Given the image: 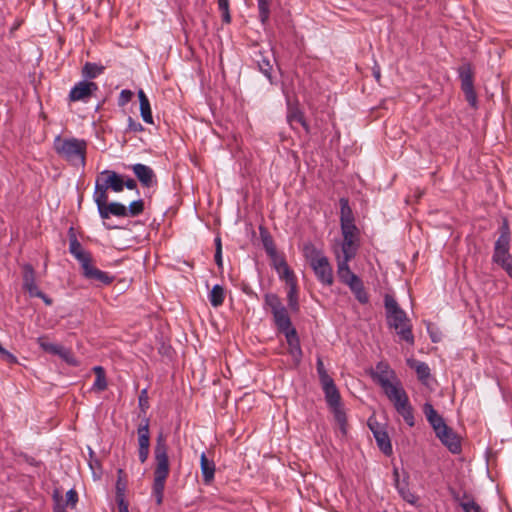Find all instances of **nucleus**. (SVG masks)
Wrapping results in <instances>:
<instances>
[{
  "label": "nucleus",
  "instance_id": "nucleus-8",
  "mask_svg": "<svg viewBox=\"0 0 512 512\" xmlns=\"http://www.w3.org/2000/svg\"><path fill=\"white\" fill-rule=\"evenodd\" d=\"M322 390L324 392V397L326 404L334 416L335 421L339 425L340 431L343 435L347 433V416L346 411L344 409L343 403L341 401L340 392L335 385L333 379L321 383Z\"/></svg>",
  "mask_w": 512,
  "mask_h": 512
},
{
  "label": "nucleus",
  "instance_id": "nucleus-51",
  "mask_svg": "<svg viewBox=\"0 0 512 512\" xmlns=\"http://www.w3.org/2000/svg\"><path fill=\"white\" fill-rule=\"evenodd\" d=\"M139 406L143 411L148 408V395L146 389H143L139 395Z\"/></svg>",
  "mask_w": 512,
  "mask_h": 512
},
{
  "label": "nucleus",
  "instance_id": "nucleus-6",
  "mask_svg": "<svg viewBox=\"0 0 512 512\" xmlns=\"http://www.w3.org/2000/svg\"><path fill=\"white\" fill-rule=\"evenodd\" d=\"M387 398L393 403L398 414H400L405 423L413 427L415 425L413 408L409 402L408 395L399 380L382 388Z\"/></svg>",
  "mask_w": 512,
  "mask_h": 512
},
{
  "label": "nucleus",
  "instance_id": "nucleus-58",
  "mask_svg": "<svg viewBox=\"0 0 512 512\" xmlns=\"http://www.w3.org/2000/svg\"><path fill=\"white\" fill-rule=\"evenodd\" d=\"M35 297L41 298L47 306H51L53 304V300L42 291H40L39 295H36Z\"/></svg>",
  "mask_w": 512,
  "mask_h": 512
},
{
  "label": "nucleus",
  "instance_id": "nucleus-5",
  "mask_svg": "<svg viewBox=\"0 0 512 512\" xmlns=\"http://www.w3.org/2000/svg\"><path fill=\"white\" fill-rule=\"evenodd\" d=\"M387 398L393 403L398 414H400L405 423L413 427L415 425L413 408L409 402L408 395L399 380L382 388Z\"/></svg>",
  "mask_w": 512,
  "mask_h": 512
},
{
  "label": "nucleus",
  "instance_id": "nucleus-39",
  "mask_svg": "<svg viewBox=\"0 0 512 512\" xmlns=\"http://www.w3.org/2000/svg\"><path fill=\"white\" fill-rule=\"evenodd\" d=\"M103 68L94 64L87 62L83 67V75L87 78H96L99 74L102 73Z\"/></svg>",
  "mask_w": 512,
  "mask_h": 512
},
{
  "label": "nucleus",
  "instance_id": "nucleus-7",
  "mask_svg": "<svg viewBox=\"0 0 512 512\" xmlns=\"http://www.w3.org/2000/svg\"><path fill=\"white\" fill-rule=\"evenodd\" d=\"M304 255L309 261L317 279L326 286L333 284V269L328 258L313 244L304 246Z\"/></svg>",
  "mask_w": 512,
  "mask_h": 512
},
{
  "label": "nucleus",
  "instance_id": "nucleus-36",
  "mask_svg": "<svg viewBox=\"0 0 512 512\" xmlns=\"http://www.w3.org/2000/svg\"><path fill=\"white\" fill-rule=\"evenodd\" d=\"M287 119L291 126H293L294 123H299L306 130V132L309 131V126L304 118L303 113L300 110H292L288 114Z\"/></svg>",
  "mask_w": 512,
  "mask_h": 512
},
{
  "label": "nucleus",
  "instance_id": "nucleus-44",
  "mask_svg": "<svg viewBox=\"0 0 512 512\" xmlns=\"http://www.w3.org/2000/svg\"><path fill=\"white\" fill-rule=\"evenodd\" d=\"M39 346L47 353L53 354L57 352L59 344L49 342L46 337H39L37 339Z\"/></svg>",
  "mask_w": 512,
  "mask_h": 512
},
{
  "label": "nucleus",
  "instance_id": "nucleus-13",
  "mask_svg": "<svg viewBox=\"0 0 512 512\" xmlns=\"http://www.w3.org/2000/svg\"><path fill=\"white\" fill-rule=\"evenodd\" d=\"M459 78L461 80V89L465 98L472 107L477 105V95L474 90L473 70L469 63H464L458 68Z\"/></svg>",
  "mask_w": 512,
  "mask_h": 512
},
{
  "label": "nucleus",
  "instance_id": "nucleus-57",
  "mask_svg": "<svg viewBox=\"0 0 512 512\" xmlns=\"http://www.w3.org/2000/svg\"><path fill=\"white\" fill-rule=\"evenodd\" d=\"M124 187L130 190H134L137 188V183L134 179L128 178L127 180H124Z\"/></svg>",
  "mask_w": 512,
  "mask_h": 512
},
{
  "label": "nucleus",
  "instance_id": "nucleus-14",
  "mask_svg": "<svg viewBox=\"0 0 512 512\" xmlns=\"http://www.w3.org/2000/svg\"><path fill=\"white\" fill-rule=\"evenodd\" d=\"M368 426L373 433L378 448L386 455L390 456L393 452L391 441L385 427L375 418L368 419Z\"/></svg>",
  "mask_w": 512,
  "mask_h": 512
},
{
  "label": "nucleus",
  "instance_id": "nucleus-32",
  "mask_svg": "<svg viewBox=\"0 0 512 512\" xmlns=\"http://www.w3.org/2000/svg\"><path fill=\"white\" fill-rule=\"evenodd\" d=\"M289 286V290L287 293L288 305L293 311H297L299 309L298 304V294H297V281H293L290 283H286Z\"/></svg>",
  "mask_w": 512,
  "mask_h": 512
},
{
  "label": "nucleus",
  "instance_id": "nucleus-50",
  "mask_svg": "<svg viewBox=\"0 0 512 512\" xmlns=\"http://www.w3.org/2000/svg\"><path fill=\"white\" fill-rule=\"evenodd\" d=\"M0 355H1L2 359L5 360L9 364L17 363V358L12 353L5 350L2 346L0 347Z\"/></svg>",
  "mask_w": 512,
  "mask_h": 512
},
{
  "label": "nucleus",
  "instance_id": "nucleus-23",
  "mask_svg": "<svg viewBox=\"0 0 512 512\" xmlns=\"http://www.w3.org/2000/svg\"><path fill=\"white\" fill-rule=\"evenodd\" d=\"M23 288L28 292L30 297L39 295L41 291L36 284L35 271L30 264L23 266Z\"/></svg>",
  "mask_w": 512,
  "mask_h": 512
},
{
  "label": "nucleus",
  "instance_id": "nucleus-54",
  "mask_svg": "<svg viewBox=\"0 0 512 512\" xmlns=\"http://www.w3.org/2000/svg\"><path fill=\"white\" fill-rule=\"evenodd\" d=\"M62 359L66 363H68L70 365H73V366H76L78 364L77 360L75 359V357L73 356L71 350H69V349L66 351V353H64L62 355Z\"/></svg>",
  "mask_w": 512,
  "mask_h": 512
},
{
  "label": "nucleus",
  "instance_id": "nucleus-15",
  "mask_svg": "<svg viewBox=\"0 0 512 512\" xmlns=\"http://www.w3.org/2000/svg\"><path fill=\"white\" fill-rule=\"evenodd\" d=\"M98 90V86L94 82L80 81L76 83L70 90L68 100L70 102H88L95 92Z\"/></svg>",
  "mask_w": 512,
  "mask_h": 512
},
{
  "label": "nucleus",
  "instance_id": "nucleus-48",
  "mask_svg": "<svg viewBox=\"0 0 512 512\" xmlns=\"http://www.w3.org/2000/svg\"><path fill=\"white\" fill-rule=\"evenodd\" d=\"M119 477L116 483V498L117 497H125L126 491V482L122 480L121 474L123 473L122 469L118 470Z\"/></svg>",
  "mask_w": 512,
  "mask_h": 512
},
{
  "label": "nucleus",
  "instance_id": "nucleus-31",
  "mask_svg": "<svg viewBox=\"0 0 512 512\" xmlns=\"http://www.w3.org/2000/svg\"><path fill=\"white\" fill-rule=\"evenodd\" d=\"M497 248H510V230L507 221H504L500 235L495 242V246Z\"/></svg>",
  "mask_w": 512,
  "mask_h": 512
},
{
  "label": "nucleus",
  "instance_id": "nucleus-4",
  "mask_svg": "<svg viewBox=\"0 0 512 512\" xmlns=\"http://www.w3.org/2000/svg\"><path fill=\"white\" fill-rule=\"evenodd\" d=\"M387 398L393 403L398 414H400L405 423L413 427L415 425L413 408L409 402L408 395L399 380L382 388Z\"/></svg>",
  "mask_w": 512,
  "mask_h": 512
},
{
  "label": "nucleus",
  "instance_id": "nucleus-26",
  "mask_svg": "<svg viewBox=\"0 0 512 512\" xmlns=\"http://www.w3.org/2000/svg\"><path fill=\"white\" fill-rule=\"evenodd\" d=\"M69 251L79 261L81 267L91 260L90 254L83 249L75 236L69 240Z\"/></svg>",
  "mask_w": 512,
  "mask_h": 512
},
{
  "label": "nucleus",
  "instance_id": "nucleus-19",
  "mask_svg": "<svg viewBox=\"0 0 512 512\" xmlns=\"http://www.w3.org/2000/svg\"><path fill=\"white\" fill-rule=\"evenodd\" d=\"M435 435L451 453L458 454L461 452L460 438L448 425Z\"/></svg>",
  "mask_w": 512,
  "mask_h": 512
},
{
  "label": "nucleus",
  "instance_id": "nucleus-27",
  "mask_svg": "<svg viewBox=\"0 0 512 512\" xmlns=\"http://www.w3.org/2000/svg\"><path fill=\"white\" fill-rule=\"evenodd\" d=\"M201 474L205 484H210L215 475V464L213 461L208 460L205 453L200 457Z\"/></svg>",
  "mask_w": 512,
  "mask_h": 512
},
{
  "label": "nucleus",
  "instance_id": "nucleus-20",
  "mask_svg": "<svg viewBox=\"0 0 512 512\" xmlns=\"http://www.w3.org/2000/svg\"><path fill=\"white\" fill-rule=\"evenodd\" d=\"M83 275L85 278L98 282L104 285H109L112 283L114 277L109 275L107 272H104L98 268H96L92 263L91 260L87 263H85L82 267Z\"/></svg>",
  "mask_w": 512,
  "mask_h": 512
},
{
  "label": "nucleus",
  "instance_id": "nucleus-52",
  "mask_svg": "<svg viewBox=\"0 0 512 512\" xmlns=\"http://www.w3.org/2000/svg\"><path fill=\"white\" fill-rule=\"evenodd\" d=\"M128 130L132 132L143 131L141 123L134 121L131 117L128 118Z\"/></svg>",
  "mask_w": 512,
  "mask_h": 512
},
{
  "label": "nucleus",
  "instance_id": "nucleus-63",
  "mask_svg": "<svg viewBox=\"0 0 512 512\" xmlns=\"http://www.w3.org/2000/svg\"><path fill=\"white\" fill-rule=\"evenodd\" d=\"M431 339H432L433 342H438L439 341V338L437 337V335L431 334Z\"/></svg>",
  "mask_w": 512,
  "mask_h": 512
},
{
  "label": "nucleus",
  "instance_id": "nucleus-10",
  "mask_svg": "<svg viewBox=\"0 0 512 512\" xmlns=\"http://www.w3.org/2000/svg\"><path fill=\"white\" fill-rule=\"evenodd\" d=\"M264 301L265 305L271 310L275 325L281 333L285 334L289 332V330L295 329L292 326L286 307L282 304L280 298L276 294H266L264 296Z\"/></svg>",
  "mask_w": 512,
  "mask_h": 512
},
{
  "label": "nucleus",
  "instance_id": "nucleus-30",
  "mask_svg": "<svg viewBox=\"0 0 512 512\" xmlns=\"http://www.w3.org/2000/svg\"><path fill=\"white\" fill-rule=\"evenodd\" d=\"M224 298V288L219 284L214 285L208 296L210 304L213 307H219L223 304Z\"/></svg>",
  "mask_w": 512,
  "mask_h": 512
},
{
  "label": "nucleus",
  "instance_id": "nucleus-16",
  "mask_svg": "<svg viewBox=\"0 0 512 512\" xmlns=\"http://www.w3.org/2000/svg\"><path fill=\"white\" fill-rule=\"evenodd\" d=\"M97 209L99 212V215L102 219H108L110 215L117 216V217H127L128 212L125 205L119 203V202H111L108 203V197H105L104 200H100L99 198H93Z\"/></svg>",
  "mask_w": 512,
  "mask_h": 512
},
{
  "label": "nucleus",
  "instance_id": "nucleus-22",
  "mask_svg": "<svg viewBox=\"0 0 512 512\" xmlns=\"http://www.w3.org/2000/svg\"><path fill=\"white\" fill-rule=\"evenodd\" d=\"M373 378L381 386V388H384L385 386L393 383L394 380H398L394 371L391 370L388 364L385 362H379L376 365Z\"/></svg>",
  "mask_w": 512,
  "mask_h": 512
},
{
  "label": "nucleus",
  "instance_id": "nucleus-35",
  "mask_svg": "<svg viewBox=\"0 0 512 512\" xmlns=\"http://www.w3.org/2000/svg\"><path fill=\"white\" fill-rule=\"evenodd\" d=\"M340 208H341L340 222L341 223L353 222L354 221L353 213L349 206V201L346 198L340 199Z\"/></svg>",
  "mask_w": 512,
  "mask_h": 512
},
{
  "label": "nucleus",
  "instance_id": "nucleus-55",
  "mask_svg": "<svg viewBox=\"0 0 512 512\" xmlns=\"http://www.w3.org/2000/svg\"><path fill=\"white\" fill-rule=\"evenodd\" d=\"M119 512H129L128 503L125 501V497H117L116 498Z\"/></svg>",
  "mask_w": 512,
  "mask_h": 512
},
{
  "label": "nucleus",
  "instance_id": "nucleus-33",
  "mask_svg": "<svg viewBox=\"0 0 512 512\" xmlns=\"http://www.w3.org/2000/svg\"><path fill=\"white\" fill-rule=\"evenodd\" d=\"M261 239L263 243V247L267 253V255L270 257V259H274L279 256L276 246L274 244V241L272 237L269 234H263L261 233Z\"/></svg>",
  "mask_w": 512,
  "mask_h": 512
},
{
  "label": "nucleus",
  "instance_id": "nucleus-21",
  "mask_svg": "<svg viewBox=\"0 0 512 512\" xmlns=\"http://www.w3.org/2000/svg\"><path fill=\"white\" fill-rule=\"evenodd\" d=\"M284 336L288 344V352L292 357L294 364L297 366L300 364L303 355L297 331L296 329L289 330V332L285 333Z\"/></svg>",
  "mask_w": 512,
  "mask_h": 512
},
{
  "label": "nucleus",
  "instance_id": "nucleus-42",
  "mask_svg": "<svg viewBox=\"0 0 512 512\" xmlns=\"http://www.w3.org/2000/svg\"><path fill=\"white\" fill-rule=\"evenodd\" d=\"M144 210L143 200L139 199L130 203L127 208L128 216L135 217L140 215Z\"/></svg>",
  "mask_w": 512,
  "mask_h": 512
},
{
  "label": "nucleus",
  "instance_id": "nucleus-2",
  "mask_svg": "<svg viewBox=\"0 0 512 512\" xmlns=\"http://www.w3.org/2000/svg\"><path fill=\"white\" fill-rule=\"evenodd\" d=\"M53 147L60 158L74 167L84 168L86 164L87 142L75 137L54 139Z\"/></svg>",
  "mask_w": 512,
  "mask_h": 512
},
{
  "label": "nucleus",
  "instance_id": "nucleus-28",
  "mask_svg": "<svg viewBox=\"0 0 512 512\" xmlns=\"http://www.w3.org/2000/svg\"><path fill=\"white\" fill-rule=\"evenodd\" d=\"M138 98H139V102H140V114H141L143 121L148 124H152L153 117H152L150 102L143 90L138 91Z\"/></svg>",
  "mask_w": 512,
  "mask_h": 512
},
{
  "label": "nucleus",
  "instance_id": "nucleus-62",
  "mask_svg": "<svg viewBox=\"0 0 512 512\" xmlns=\"http://www.w3.org/2000/svg\"><path fill=\"white\" fill-rule=\"evenodd\" d=\"M373 74H374V76H375V78H376L377 80H379V79H380V71H379V70H375V71L373 72Z\"/></svg>",
  "mask_w": 512,
  "mask_h": 512
},
{
  "label": "nucleus",
  "instance_id": "nucleus-47",
  "mask_svg": "<svg viewBox=\"0 0 512 512\" xmlns=\"http://www.w3.org/2000/svg\"><path fill=\"white\" fill-rule=\"evenodd\" d=\"M460 506L464 512H482L481 507L474 500L463 501Z\"/></svg>",
  "mask_w": 512,
  "mask_h": 512
},
{
  "label": "nucleus",
  "instance_id": "nucleus-34",
  "mask_svg": "<svg viewBox=\"0 0 512 512\" xmlns=\"http://www.w3.org/2000/svg\"><path fill=\"white\" fill-rule=\"evenodd\" d=\"M95 374H96V379L93 383V388L98 390V391H103L106 389L107 387V381H106V377H105V371L103 369V367L101 366H95L93 368Z\"/></svg>",
  "mask_w": 512,
  "mask_h": 512
},
{
  "label": "nucleus",
  "instance_id": "nucleus-43",
  "mask_svg": "<svg viewBox=\"0 0 512 512\" xmlns=\"http://www.w3.org/2000/svg\"><path fill=\"white\" fill-rule=\"evenodd\" d=\"M316 369H317V373L319 376L320 384L332 379V377L328 374V372L324 366V363L320 357L317 358Z\"/></svg>",
  "mask_w": 512,
  "mask_h": 512
},
{
  "label": "nucleus",
  "instance_id": "nucleus-49",
  "mask_svg": "<svg viewBox=\"0 0 512 512\" xmlns=\"http://www.w3.org/2000/svg\"><path fill=\"white\" fill-rule=\"evenodd\" d=\"M132 96V91L127 89L122 90L118 98V105L125 106L131 100Z\"/></svg>",
  "mask_w": 512,
  "mask_h": 512
},
{
  "label": "nucleus",
  "instance_id": "nucleus-60",
  "mask_svg": "<svg viewBox=\"0 0 512 512\" xmlns=\"http://www.w3.org/2000/svg\"><path fill=\"white\" fill-rule=\"evenodd\" d=\"M67 350H68L67 348H65L64 346H62V345H60V344H59V345H58V348H57V352H56V353H54V355H58V356H60V357L62 358V355H63L64 353H66V351H67Z\"/></svg>",
  "mask_w": 512,
  "mask_h": 512
},
{
  "label": "nucleus",
  "instance_id": "nucleus-59",
  "mask_svg": "<svg viewBox=\"0 0 512 512\" xmlns=\"http://www.w3.org/2000/svg\"><path fill=\"white\" fill-rule=\"evenodd\" d=\"M214 257L217 266L222 267V248L216 249Z\"/></svg>",
  "mask_w": 512,
  "mask_h": 512
},
{
  "label": "nucleus",
  "instance_id": "nucleus-29",
  "mask_svg": "<svg viewBox=\"0 0 512 512\" xmlns=\"http://www.w3.org/2000/svg\"><path fill=\"white\" fill-rule=\"evenodd\" d=\"M408 364L411 368H413L416 371L418 379L426 384L427 380L430 377V368L425 362L420 361H408Z\"/></svg>",
  "mask_w": 512,
  "mask_h": 512
},
{
  "label": "nucleus",
  "instance_id": "nucleus-24",
  "mask_svg": "<svg viewBox=\"0 0 512 512\" xmlns=\"http://www.w3.org/2000/svg\"><path fill=\"white\" fill-rule=\"evenodd\" d=\"M423 413L428 423L433 428L435 434L447 426L443 417L438 414V412L434 409L433 405L430 404L429 402H426L423 405Z\"/></svg>",
  "mask_w": 512,
  "mask_h": 512
},
{
  "label": "nucleus",
  "instance_id": "nucleus-37",
  "mask_svg": "<svg viewBox=\"0 0 512 512\" xmlns=\"http://www.w3.org/2000/svg\"><path fill=\"white\" fill-rule=\"evenodd\" d=\"M341 231L344 239L359 240L358 229L355 226L354 221L349 223H341Z\"/></svg>",
  "mask_w": 512,
  "mask_h": 512
},
{
  "label": "nucleus",
  "instance_id": "nucleus-9",
  "mask_svg": "<svg viewBox=\"0 0 512 512\" xmlns=\"http://www.w3.org/2000/svg\"><path fill=\"white\" fill-rule=\"evenodd\" d=\"M108 189H111L116 193L123 191L124 179L120 174L116 173L115 171L104 170L96 179L93 198H99L100 200L103 201L105 197H108Z\"/></svg>",
  "mask_w": 512,
  "mask_h": 512
},
{
  "label": "nucleus",
  "instance_id": "nucleus-61",
  "mask_svg": "<svg viewBox=\"0 0 512 512\" xmlns=\"http://www.w3.org/2000/svg\"><path fill=\"white\" fill-rule=\"evenodd\" d=\"M215 244H216V249L222 248L221 247V239L219 237H217L215 239Z\"/></svg>",
  "mask_w": 512,
  "mask_h": 512
},
{
  "label": "nucleus",
  "instance_id": "nucleus-41",
  "mask_svg": "<svg viewBox=\"0 0 512 512\" xmlns=\"http://www.w3.org/2000/svg\"><path fill=\"white\" fill-rule=\"evenodd\" d=\"M396 486H397L399 494L406 502H408L412 505L416 504L418 498L414 493H412L409 490V488L407 486H401L398 482H397Z\"/></svg>",
  "mask_w": 512,
  "mask_h": 512
},
{
  "label": "nucleus",
  "instance_id": "nucleus-12",
  "mask_svg": "<svg viewBox=\"0 0 512 512\" xmlns=\"http://www.w3.org/2000/svg\"><path fill=\"white\" fill-rule=\"evenodd\" d=\"M337 276L339 280L347 285L355 298L362 304H366L369 301V296L364 288L362 280L354 274L350 267L342 269H337Z\"/></svg>",
  "mask_w": 512,
  "mask_h": 512
},
{
  "label": "nucleus",
  "instance_id": "nucleus-38",
  "mask_svg": "<svg viewBox=\"0 0 512 512\" xmlns=\"http://www.w3.org/2000/svg\"><path fill=\"white\" fill-rule=\"evenodd\" d=\"M270 3L271 0H257L259 18L262 24H265L270 16Z\"/></svg>",
  "mask_w": 512,
  "mask_h": 512
},
{
  "label": "nucleus",
  "instance_id": "nucleus-3",
  "mask_svg": "<svg viewBox=\"0 0 512 512\" xmlns=\"http://www.w3.org/2000/svg\"><path fill=\"white\" fill-rule=\"evenodd\" d=\"M384 305L386 309V315L388 325L394 328L401 340L414 344V335L412 333V326L410 320L406 315V312L400 308L395 298L391 295L386 294L384 297Z\"/></svg>",
  "mask_w": 512,
  "mask_h": 512
},
{
  "label": "nucleus",
  "instance_id": "nucleus-53",
  "mask_svg": "<svg viewBox=\"0 0 512 512\" xmlns=\"http://www.w3.org/2000/svg\"><path fill=\"white\" fill-rule=\"evenodd\" d=\"M66 501L68 504H71L72 506H74L77 501H78V495L76 493L75 490L73 489H70L67 493H66Z\"/></svg>",
  "mask_w": 512,
  "mask_h": 512
},
{
  "label": "nucleus",
  "instance_id": "nucleus-25",
  "mask_svg": "<svg viewBox=\"0 0 512 512\" xmlns=\"http://www.w3.org/2000/svg\"><path fill=\"white\" fill-rule=\"evenodd\" d=\"M272 266L276 270L280 279L285 280L286 283H290L296 280V277L293 271L289 268L285 258L283 256H278L274 259H271Z\"/></svg>",
  "mask_w": 512,
  "mask_h": 512
},
{
  "label": "nucleus",
  "instance_id": "nucleus-46",
  "mask_svg": "<svg viewBox=\"0 0 512 512\" xmlns=\"http://www.w3.org/2000/svg\"><path fill=\"white\" fill-rule=\"evenodd\" d=\"M260 71L268 78L271 77L272 65L269 59L262 57L257 61Z\"/></svg>",
  "mask_w": 512,
  "mask_h": 512
},
{
  "label": "nucleus",
  "instance_id": "nucleus-56",
  "mask_svg": "<svg viewBox=\"0 0 512 512\" xmlns=\"http://www.w3.org/2000/svg\"><path fill=\"white\" fill-rule=\"evenodd\" d=\"M507 274L512 278V258L499 264Z\"/></svg>",
  "mask_w": 512,
  "mask_h": 512
},
{
  "label": "nucleus",
  "instance_id": "nucleus-40",
  "mask_svg": "<svg viewBox=\"0 0 512 512\" xmlns=\"http://www.w3.org/2000/svg\"><path fill=\"white\" fill-rule=\"evenodd\" d=\"M512 258L509 249L494 247V253L492 260L493 262L500 264L508 259Z\"/></svg>",
  "mask_w": 512,
  "mask_h": 512
},
{
  "label": "nucleus",
  "instance_id": "nucleus-18",
  "mask_svg": "<svg viewBox=\"0 0 512 512\" xmlns=\"http://www.w3.org/2000/svg\"><path fill=\"white\" fill-rule=\"evenodd\" d=\"M130 169L133 171L142 186L151 188L157 185L156 174L151 167L145 164L136 163L131 165Z\"/></svg>",
  "mask_w": 512,
  "mask_h": 512
},
{
  "label": "nucleus",
  "instance_id": "nucleus-1",
  "mask_svg": "<svg viewBox=\"0 0 512 512\" xmlns=\"http://www.w3.org/2000/svg\"><path fill=\"white\" fill-rule=\"evenodd\" d=\"M155 469L152 494L157 505L163 503L166 480L169 476L168 447L163 434L158 435L154 448Z\"/></svg>",
  "mask_w": 512,
  "mask_h": 512
},
{
  "label": "nucleus",
  "instance_id": "nucleus-17",
  "mask_svg": "<svg viewBox=\"0 0 512 512\" xmlns=\"http://www.w3.org/2000/svg\"><path fill=\"white\" fill-rule=\"evenodd\" d=\"M138 435V457L141 463H145L150 452V431L149 419H144L143 423L137 428Z\"/></svg>",
  "mask_w": 512,
  "mask_h": 512
},
{
  "label": "nucleus",
  "instance_id": "nucleus-11",
  "mask_svg": "<svg viewBox=\"0 0 512 512\" xmlns=\"http://www.w3.org/2000/svg\"><path fill=\"white\" fill-rule=\"evenodd\" d=\"M359 240L344 239L333 246L337 269L349 267V262L356 256Z\"/></svg>",
  "mask_w": 512,
  "mask_h": 512
},
{
  "label": "nucleus",
  "instance_id": "nucleus-45",
  "mask_svg": "<svg viewBox=\"0 0 512 512\" xmlns=\"http://www.w3.org/2000/svg\"><path fill=\"white\" fill-rule=\"evenodd\" d=\"M218 2V8L220 12L222 13V20L225 23L231 22V15H230V9H229V0H217Z\"/></svg>",
  "mask_w": 512,
  "mask_h": 512
}]
</instances>
